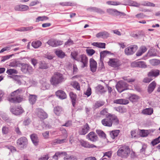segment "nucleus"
Segmentation results:
<instances>
[{"mask_svg": "<svg viewBox=\"0 0 160 160\" xmlns=\"http://www.w3.org/2000/svg\"><path fill=\"white\" fill-rule=\"evenodd\" d=\"M101 123L104 126L111 127L113 123L115 125H118L119 123V120L115 114H109L102 120Z\"/></svg>", "mask_w": 160, "mask_h": 160, "instance_id": "obj_1", "label": "nucleus"}, {"mask_svg": "<svg viewBox=\"0 0 160 160\" xmlns=\"http://www.w3.org/2000/svg\"><path fill=\"white\" fill-rule=\"evenodd\" d=\"M25 89L19 88L18 90L12 92L10 94V97L8 101L11 102H20L22 100V98L20 97V95L25 92Z\"/></svg>", "mask_w": 160, "mask_h": 160, "instance_id": "obj_2", "label": "nucleus"}, {"mask_svg": "<svg viewBox=\"0 0 160 160\" xmlns=\"http://www.w3.org/2000/svg\"><path fill=\"white\" fill-rule=\"evenodd\" d=\"M65 79L62 74L59 72H56L51 78L50 82L53 86H57L58 84L64 81Z\"/></svg>", "mask_w": 160, "mask_h": 160, "instance_id": "obj_3", "label": "nucleus"}, {"mask_svg": "<svg viewBox=\"0 0 160 160\" xmlns=\"http://www.w3.org/2000/svg\"><path fill=\"white\" fill-rule=\"evenodd\" d=\"M130 153V149L129 147L126 146H122L118 149L117 154L118 156L123 158H127Z\"/></svg>", "mask_w": 160, "mask_h": 160, "instance_id": "obj_4", "label": "nucleus"}, {"mask_svg": "<svg viewBox=\"0 0 160 160\" xmlns=\"http://www.w3.org/2000/svg\"><path fill=\"white\" fill-rule=\"evenodd\" d=\"M61 155L64 157L63 160H76V158L74 156L68 155L66 152H57L53 156V158L55 160H57L58 157H60Z\"/></svg>", "mask_w": 160, "mask_h": 160, "instance_id": "obj_5", "label": "nucleus"}, {"mask_svg": "<svg viewBox=\"0 0 160 160\" xmlns=\"http://www.w3.org/2000/svg\"><path fill=\"white\" fill-rule=\"evenodd\" d=\"M116 88L120 93L128 89V85L124 81H119L116 86Z\"/></svg>", "mask_w": 160, "mask_h": 160, "instance_id": "obj_6", "label": "nucleus"}, {"mask_svg": "<svg viewBox=\"0 0 160 160\" xmlns=\"http://www.w3.org/2000/svg\"><path fill=\"white\" fill-rule=\"evenodd\" d=\"M138 49V47L137 45H132L125 48L124 53L126 55L128 56L131 55L133 54Z\"/></svg>", "mask_w": 160, "mask_h": 160, "instance_id": "obj_7", "label": "nucleus"}, {"mask_svg": "<svg viewBox=\"0 0 160 160\" xmlns=\"http://www.w3.org/2000/svg\"><path fill=\"white\" fill-rule=\"evenodd\" d=\"M47 43L52 47H56L62 44V42L54 38L50 39Z\"/></svg>", "mask_w": 160, "mask_h": 160, "instance_id": "obj_8", "label": "nucleus"}, {"mask_svg": "<svg viewBox=\"0 0 160 160\" xmlns=\"http://www.w3.org/2000/svg\"><path fill=\"white\" fill-rule=\"evenodd\" d=\"M10 111L12 114L18 115L22 114L24 112V110L20 106H18L11 108Z\"/></svg>", "mask_w": 160, "mask_h": 160, "instance_id": "obj_9", "label": "nucleus"}, {"mask_svg": "<svg viewBox=\"0 0 160 160\" xmlns=\"http://www.w3.org/2000/svg\"><path fill=\"white\" fill-rule=\"evenodd\" d=\"M36 114L38 117L41 119H45L48 117L47 113L41 109H37L36 111Z\"/></svg>", "mask_w": 160, "mask_h": 160, "instance_id": "obj_10", "label": "nucleus"}, {"mask_svg": "<svg viewBox=\"0 0 160 160\" xmlns=\"http://www.w3.org/2000/svg\"><path fill=\"white\" fill-rule=\"evenodd\" d=\"M86 138L88 140L93 142H95L98 140V137L94 132H90L87 136Z\"/></svg>", "mask_w": 160, "mask_h": 160, "instance_id": "obj_11", "label": "nucleus"}, {"mask_svg": "<svg viewBox=\"0 0 160 160\" xmlns=\"http://www.w3.org/2000/svg\"><path fill=\"white\" fill-rule=\"evenodd\" d=\"M108 64L110 66L113 68H117L120 65L119 61L115 58L109 59Z\"/></svg>", "mask_w": 160, "mask_h": 160, "instance_id": "obj_12", "label": "nucleus"}, {"mask_svg": "<svg viewBox=\"0 0 160 160\" xmlns=\"http://www.w3.org/2000/svg\"><path fill=\"white\" fill-rule=\"evenodd\" d=\"M17 145L21 147H23L28 143V140L26 138L23 137L18 139L17 141Z\"/></svg>", "mask_w": 160, "mask_h": 160, "instance_id": "obj_13", "label": "nucleus"}, {"mask_svg": "<svg viewBox=\"0 0 160 160\" xmlns=\"http://www.w3.org/2000/svg\"><path fill=\"white\" fill-rule=\"evenodd\" d=\"M81 62L82 63L81 67L83 68L88 66V59L87 56L84 54L81 55Z\"/></svg>", "mask_w": 160, "mask_h": 160, "instance_id": "obj_14", "label": "nucleus"}, {"mask_svg": "<svg viewBox=\"0 0 160 160\" xmlns=\"http://www.w3.org/2000/svg\"><path fill=\"white\" fill-rule=\"evenodd\" d=\"M132 65L135 67L141 68H146L147 65L145 62L141 61H135L132 63Z\"/></svg>", "mask_w": 160, "mask_h": 160, "instance_id": "obj_15", "label": "nucleus"}, {"mask_svg": "<svg viewBox=\"0 0 160 160\" xmlns=\"http://www.w3.org/2000/svg\"><path fill=\"white\" fill-rule=\"evenodd\" d=\"M81 145L85 148H96L97 147L87 141H85L82 140H81Z\"/></svg>", "mask_w": 160, "mask_h": 160, "instance_id": "obj_16", "label": "nucleus"}, {"mask_svg": "<svg viewBox=\"0 0 160 160\" xmlns=\"http://www.w3.org/2000/svg\"><path fill=\"white\" fill-rule=\"evenodd\" d=\"M89 62L91 71L92 72H95L97 69L96 62L93 58H91L90 59Z\"/></svg>", "mask_w": 160, "mask_h": 160, "instance_id": "obj_17", "label": "nucleus"}, {"mask_svg": "<svg viewBox=\"0 0 160 160\" xmlns=\"http://www.w3.org/2000/svg\"><path fill=\"white\" fill-rule=\"evenodd\" d=\"M60 130L62 131V133L63 134L64 138L62 139H57L56 140V142L57 143H61L64 142V141L68 137V134L67 131L64 129L61 128Z\"/></svg>", "mask_w": 160, "mask_h": 160, "instance_id": "obj_18", "label": "nucleus"}, {"mask_svg": "<svg viewBox=\"0 0 160 160\" xmlns=\"http://www.w3.org/2000/svg\"><path fill=\"white\" fill-rule=\"evenodd\" d=\"M95 92L98 94H102L106 92L104 89V87L102 85L99 84L95 87Z\"/></svg>", "mask_w": 160, "mask_h": 160, "instance_id": "obj_19", "label": "nucleus"}, {"mask_svg": "<svg viewBox=\"0 0 160 160\" xmlns=\"http://www.w3.org/2000/svg\"><path fill=\"white\" fill-rule=\"evenodd\" d=\"M160 74V71L157 69H152L148 72V77H157Z\"/></svg>", "mask_w": 160, "mask_h": 160, "instance_id": "obj_20", "label": "nucleus"}, {"mask_svg": "<svg viewBox=\"0 0 160 160\" xmlns=\"http://www.w3.org/2000/svg\"><path fill=\"white\" fill-rule=\"evenodd\" d=\"M28 6L23 5H18L15 6L14 9L16 11H24L29 9Z\"/></svg>", "mask_w": 160, "mask_h": 160, "instance_id": "obj_21", "label": "nucleus"}, {"mask_svg": "<svg viewBox=\"0 0 160 160\" xmlns=\"http://www.w3.org/2000/svg\"><path fill=\"white\" fill-rule=\"evenodd\" d=\"M125 5H128L131 6H134L137 7H138L140 6V4L137 3L136 2L131 0H128L125 3L122 4Z\"/></svg>", "mask_w": 160, "mask_h": 160, "instance_id": "obj_22", "label": "nucleus"}, {"mask_svg": "<svg viewBox=\"0 0 160 160\" xmlns=\"http://www.w3.org/2000/svg\"><path fill=\"white\" fill-rule=\"evenodd\" d=\"M87 10L90 12H97L100 13L103 12L101 9L95 7H90L87 8Z\"/></svg>", "mask_w": 160, "mask_h": 160, "instance_id": "obj_23", "label": "nucleus"}, {"mask_svg": "<svg viewBox=\"0 0 160 160\" xmlns=\"http://www.w3.org/2000/svg\"><path fill=\"white\" fill-rule=\"evenodd\" d=\"M157 85L155 81H153L150 83L148 86V91L149 93H151L154 90Z\"/></svg>", "mask_w": 160, "mask_h": 160, "instance_id": "obj_24", "label": "nucleus"}, {"mask_svg": "<svg viewBox=\"0 0 160 160\" xmlns=\"http://www.w3.org/2000/svg\"><path fill=\"white\" fill-rule=\"evenodd\" d=\"M109 33L106 31L100 32L97 33L96 37L98 38L101 37L103 38H107L109 37Z\"/></svg>", "mask_w": 160, "mask_h": 160, "instance_id": "obj_25", "label": "nucleus"}, {"mask_svg": "<svg viewBox=\"0 0 160 160\" xmlns=\"http://www.w3.org/2000/svg\"><path fill=\"white\" fill-rule=\"evenodd\" d=\"M56 95L57 97L61 99H64L66 98V95L65 92L62 90H59L56 92Z\"/></svg>", "mask_w": 160, "mask_h": 160, "instance_id": "obj_26", "label": "nucleus"}, {"mask_svg": "<svg viewBox=\"0 0 160 160\" xmlns=\"http://www.w3.org/2000/svg\"><path fill=\"white\" fill-rule=\"evenodd\" d=\"M147 50V48L145 46H141L139 49L136 52V55L137 56H141L143 53L145 52Z\"/></svg>", "mask_w": 160, "mask_h": 160, "instance_id": "obj_27", "label": "nucleus"}, {"mask_svg": "<svg viewBox=\"0 0 160 160\" xmlns=\"http://www.w3.org/2000/svg\"><path fill=\"white\" fill-rule=\"evenodd\" d=\"M90 128L88 124L87 123L84 125L81 131V135H85L89 131Z\"/></svg>", "mask_w": 160, "mask_h": 160, "instance_id": "obj_28", "label": "nucleus"}, {"mask_svg": "<svg viewBox=\"0 0 160 160\" xmlns=\"http://www.w3.org/2000/svg\"><path fill=\"white\" fill-rule=\"evenodd\" d=\"M54 52L57 56L61 58H63L65 55V53L59 49H55Z\"/></svg>", "mask_w": 160, "mask_h": 160, "instance_id": "obj_29", "label": "nucleus"}, {"mask_svg": "<svg viewBox=\"0 0 160 160\" xmlns=\"http://www.w3.org/2000/svg\"><path fill=\"white\" fill-rule=\"evenodd\" d=\"M33 28L32 26L28 27H21L15 29V31H18L20 32H25L29 31L33 29Z\"/></svg>", "mask_w": 160, "mask_h": 160, "instance_id": "obj_30", "label": "nucleus"}, {"mask_svg": "<svg viewBox=\"0 0 160 160\" xmlns=\"http://www.w3.org/2000/svg\"><path fill=\"white\" fill-rule=\"evenodd\" d=\"M139 99V97L134 94H131L129 97V100L132 102H137Z\"/></svg>", "mask_w": 160, "mask_h": 160, "instance_id": "obj_31", "label": "nucleus"}, {"mask_svg": "<svg viewBox=\"0 0 160 160\" xmlns=\"http://www.w3.org/2000/svg\"><path fill=\"white\" fill-rule=\"evenodd\" d=\"M119 132L120 130H117L110 131V137L113 139H114L116 137H117Z\"/></svg>", "mask_w": 160, "mask_h": 160, "instance_id": "obj_32", "label": "nucleus"}, {"mask_svg": "<svg viewBox=\"0 0 160 160\" xmlns=\"http://www.w3.org/2000/svg\"><path fill=\"white\" fill-rule=\"evenodd\" d=\"M31 138L34 144L36 145L39 141L37 135L35 134H32L31 135Z\"/></svg>", "mask_w": 160, "mask_h": 160, "instance_id": "obj_33", "label": "nucleus"}, {"mask_svg": "<svg viewBox=\"0 0 160 160\" xmlns=\"http://www.w3.org/2000/svg\"><path fill=\"white\" fill-rule=\"evenodd\" d=\"M111 52L110 51L106 50L102 51L100 52V60L103 61L104 58L106 56L107 54H110Z\"/></svg>", "mask_w": 160, "mask_h": 160, "instance_id": "obj_34", "label": "nucleus"}, {"mask_svg": "<svg viewBox=\"0 0 160 160\" xmlns=\"http://www.w3.org/2000/svg\"><path fill=\"white\" fill-rule=\"evenodd\" d=\"M105 103V102L102 101H97L93 105L94 107L96 109L103 106Z\"/></svg>", "mask_w": 160, "mask_h": 160, "instance_id": "obj_35", "label": "nucleus"}, {"mask_svg": "<svg viewBox=\"0 0 160 160\" xmlns=\"http://www.w3.org/2000/svg\"><path fill=\"white\" fill-rule=\"evenodd\" d=\"M69 96L72 100V104L73 106L74 107L76 98V95L73 92H71L69 93Z\"/></svg>", "mask_w": 160, "mask_h": 160, "instance_id": "obj_36", "label": "nucleus"}, {"mask_svg": "<svg viewBox=\"0 0 160 160\" xmlns=\"http://www.w3.org/2000/svg\"><path fill=\"white\" fill-rule=\"evenodd\" d=\"M153 112L152 109L149 108H147L143 109L142 112V113L145 115H151Z\"/></svg>", "mask_w": 160, "mask_h": 160, "instance_id": "obj_37", "label": "nucleus"}, {"mask_svg": "<svg viewBox=\"0 0 160 160\" xmlns=\"http://www.w3.org/2000/svg\"><path fill=\"white\" fill-rule=\"evenodd\" d=\"M62 111V108L60 107L57 106L54 108V113L57 115L59 116Z\"/></svg>", "mask_w": 160, "mask_h": 160, "instance_id": "obj_38", "label": "nucleus"}, {"mask_svg": "<svg viewBox=\"0 0 160 160\" xmlns=\"http://www.w3.org/2000/svg\"><path fill=\"white\" fill-rule=\"evenodd\" d=\"M42 42L39 41H34L32 43V46L34 48H38L41 45Z\"/></svg>", "mask_w": 160, "mask_h": 160, "instance_id": "obj_39", "label": "nucleus"}, {"mask_svg": "<svg viewBox=\"0 0 160 160\" xmlns=\"http://www.w3.org/2000/svg\"><path fill=\"white\" fill-rule=\"evenodd\" d=\"M37 99V96L34 95H30L29 96V101L30 103L32 104H33L36 101Z\"/></svg>", "mask_w": 160, "mask_h": 160, "instance_id": "obj_40", "label": "nucleus"}, {"mask_svg": "<svg viewBox=\"0 0 160 160\" xmlns=\"http://www.w3.org/2000/svg\"><path fill=\"white\" fill-rule=\"evenodd\" d=\"M160 136L154 139L151 142V144L153 146H154L160 143Z\"/></svg>", "mask_w": 160, "mask_h": 160, "instance_id": "obj_41", "label": "nucleus"}, {"mask_svg": "<svg viewBox=\"0 0 160 160\" xmlns=\"http://www.w3.org/2000/svg\"><path fill=\"white\" fill-rule=\"evenodd\" d=\"M149 134L147 130L144 129L140 130L139 134L141 137H146Z\"/></svg>", "mask_w": 160, "mask_h": 160, "instance_id": "obj_42", "label": "nucleus"}, {"mask_svg": "<svg viewBox=\"0 0 160 160\" xmlns=\"http://www.w3.org/2000/svg\"><path fill=\"white\" fill-rule=\"evenodd\" d=\"M149 62L152 66H157L160 63V61L156 59L150 60Z\"/></svg>", "mask_w": 160, "mask_h": 160, "instance_id": "obj_43", "label": "nucleus"}, {"mask_svg": "<svg viewBox=\"0 0 160 160\" xmlns=\"http://www.w3.org/2000/svg\"><path fill=\"white\" fill-rule=\"evenodd\" d=\"M106 3L109 5H118L121 4V3L118 1H108L106 2Z\"/></svg>", "mask_w": 160, "mask_h": 160, "instance_id": "obj_44", "label": "nucleus"}, {"mask_svg": "<svg viewBox=\"0 0 160 160\" xmlns=\"http://www.w3.org/2000/svg\"><path fill=\"white\" fill-rule=\"evenodd\" d=\"M96 132L100 137L103 138L106 137V134L102 130H96Z\"/></svg>", "mask_w": 160, "mask_h": 160, "instance_id": "obj_45", "label": "nucleus"}, {"mask_svg": "<svg viewBox=\"0 0 160 160\" xmlns=\"http://www.w3.org/2000/svg\"><path fill=\"white\" fill-rule=\"evenodd\" d=\"M48 19V18L45 16L38 17L36 19V22H38L40 21L46 20Z\"/></svg>", "mask_w": 160, "mask_h": 160, "instance_id": "obj_46", "label": "nucleus"}, {"mask_svg": "<svg viewBox=\"0 0 160 160\" xmlns=\"http://www.w3.org/2000/svg\"><path fill=\"white\" fill-rule=\"evenodd\" d=\"M7 73L9 75H12L13 74H17L18 71L15 69H9L7 70Z\"/></svg>", "mask_w": 160, "mask_h": 160, "instance_id": "obj_47", "label": "nucleus"}, {"mask_svg": "<svg viewBox=\"0 0 160 160\" xmlns=\"http://www.w3.org/2000/svg\"><path fill=\"white\" fill-rule=\"evenodd\" d=\"M110 113L108 112V109L106 108H104L100 112V114L102 115L105 116V117L107 116Z\"/></svg>", "mask_w": 160, "mask_h": 160, "instance_id": "obj_48", "label": "nucleus"}, {"mask_svg": "<svg viewBox=\"0 0 160 160\" xmlns=\"http://www.w3.org/2000/svg\"><path fill=\"white\" fill-rule=\"evenodd\" d=\"M60 4L62 6H73L74 4L70 2H61Z\"/></svg>", "mask_w": 160, "mask_h": 160, "instance_id": "obj_49", "label": "nucleus"}, {"mask_svg": "<svg viewBox=\"0 0 160 160\" xmlns=\"http://www.w3.org/2000/svg\"><path fill=\"white\" fill-rule=\"evenodd\" d=\"M122 78L129 83L133 82L135 81V79L129 78L128 77H123Z\"/></svg>", "mask_w": 160, "mask_h": 160, "instance_id": "obj_50", "label": "nucleus"}, {"mask_svg": "<svg viewBox=\"0 0 160 160\" xmlns=\"http://www.w3.org/2000/svg\"><path fill=\"white\" fill-rule=\"evenodd\" d=\"M71 84L74 88L78 90H79L80 86L78 82L74 81L72 82Z\"/></svg>", "mask_w": 160, "mask_h": 160, "instance_id": "obj_51", "label": "nucleus"}, {"mask_svg": "<svg viewBox=\"0 0 160 160\" xmlns=\"http://www.w3.org/2000/svg\"><path fill=\"white\" fill-rule=\"evenodd\" d=\"M142 5L144 6H150L154 7L155 6V4L149 2H145L142 4Z\"/></svg>", "mask_w": 160, "mask_h": 160, "instance_id": "obj_52", "label": "nucleus"}, {"mask_svg": "<svg viewBox=\"0 0 160 160\" xmlns=\"http://www.w3.org/2000/svg\"><path fill=\"white\" fill-rule=\"evenodd\" d=\"M21 70L24 72H27V68H28V64H21Z\"/></svg>", "mask_w": 160, "mask_h": 160, "instance_id": "obj_53", "label": "nucleus"}, {"mask_svg": "<svg viewBox=\"0 0 160 160\" xmlns=\"http://www.w3.org/2000/svg\"><path fill=\"white\" fill-rule=\"evenodd\" d=\"M87 53L89 56L92 55L95 52V51L93 49H87L86 50Z\"/></svg>", "mask_w": 160, "mask_h": 160, "instance_id": "obj_54", "label": "nucleus"}, {"mask_svg": "<svg viewBox=\"0 0 160 160\" xmlns=\"http://www.w3.org/2000/svg\"><path fill=\"white\" fill-rule=\"evenodd\" d=\"M9 131V128L8 127L4 126L2 129V132L3 134H6L8 133Z\"/></svg>", "mask_w": 160, "mask_h": 160, "instance_id": "obj_55", "label": "nucleus"}, {"mask_svg": "<svg viewBox=\"0 0 160 160\" xmlns=\"http://www.w3.org/2000/svg\"><path fill=\"white\" fill-rule=\"evenodd\" d=\"M85 95L87 96V97L91 95L92 93L91 89L90 87L88 88L86 91L84 92Z\"/></svg>", "mask_w": 160, "mask_h": 160, "instance_id": "obj_56", "label": "nucleus"}, {"mask_svg": "<svg viewBox=\"0 0 160 160\" xmlns=\"http://www.w3.org/2000/svg\"><path fill=\"white\" fill-rule=\"evenodd\" d=\"M39 68L41 69H46L48 68L47 64L44 62H41L39 65Z\"/></svg>", "mask_w": 160, "mask_h": 160, "instance_id": "obj_57", "label": "nucleus"}, {"mask_svg": "<svg viewBox=\"0 0 160 160\" xmlns=\"http://www.w3.org/2000/svg\"><path fill=\"white\" fill-rule=\"evenodd\" d=\"M14 46V45H11L8 46L6 47H5L4 48H2L0 51V53H2L6 51L10 50V49L11 47Z\"/></svg>", "mask_w": 160, "mask_h": 160, "instance_id": "obj_58", "label": "nucleus"}, {"mask_svg": "<svg viewBox=\"0 0 160 160\" xmlns=\"http://www.w3.org/2000/svg\"><path fill=\"white\" fill-rule=\"evenodd\" d=\"M13 55V54H12L9 55H7L5 56H4L2 57V62H4L5 60L9 59L10 58L12 57V56Z\"/></svg>", "mask_w": 160, "mask_h": 160, "instance_id": "obj_59", "label": "nucleus"}, {"mask_svg": "<svg viewBox=\"0 0 160 160\" xmlns=\"http://www.w3.org/2000/svg\"><path fill=\"white\" fill-rule=\"evenodd\" d=\"M131 134L132 138L137 137V134L136 130L132 131L131 132Z\"/></svg>", "mask_w": 160, "mask_h": 160, "instance_id": "obj_60", "label": "nucleus"}, {"mask_svg": "<svg viewBox=\"0 0 160 160\" xmlns=\"http://www.w3.org/2000/svg\"><path fill=\"white\" fill-rule=\"evenodd\" d=\"M39 3V2L38 0H35V1H32L30 2L29 4L30 6H33L38 4Z\"/></svg>", "mask_w": 160, "mask_h": 160, "instance_id": "obj_61", "label": "nucleus"}, {"mask_svg": "<svg viewBox=\"0 0 160 160\" xmlns=\"http://www.w3.org/2000/svg\"><path fill=\"white\" fill-rule=\"evenodd\" d=\"M112 153L111 151L105 152L104 154V157L107 156L110 158L112 156Z\"/></svg>", "mask_w": 160, "mask_h": 160, "instance_id": "obj_62", "label": "nucleus"}, {"mask_svg": "<svg viewBox=\"0 0 160 160\" xmlns=\"http://www.w3.org/2000/svg\"><path fill=\"white\" fill-rule=\"evenodd\" d=\"M49 85L47 84L46 83H44L42 85L41 87V89L43 90H45L47 89Z\"/></svg>", "mask_w": 160, "mask_h": 160, "instance_id": "obj_63", "label": "nucleus"}, {"mask_svg": "<svg viewBox=\"0 0 160 160\" xmlns=\"http://www.w3.org/2000/svg\"><path fill=\"white\" fill-rule=\"evenodd\" d=\"M49 158V156L48 154L45 155L42 158L39 159V160H48Z\"/></svg>", "mask_w": 160, "mask_h": 160, "instance_id": "obj_64", "label": "nucleus"}]
</instances>
